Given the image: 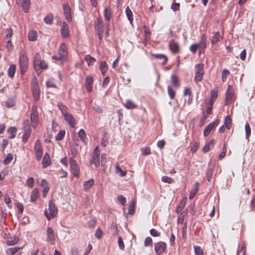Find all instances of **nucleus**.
<instances>
[{
    "mask_svg": "<svg viewBox=\"0 0 255 255\" xmlns=\"http://www.w3.org/2000/svg\"><path fill=\"white\" fill-rule=\"evenodd\" d=\"M48 68V64L44 61H42L39 53H36L34 61V68L38 75L40 74L42 70H45Z\"/></svg>",
    "mask_w": 255,
    "mask_h": 255,
    "instance_id": "1",
    "label": "nucleus"
},
{
    "mask_svg": "<svg viewBox=\"0 0 255 255\" xmlns=\"http://www.w3.org/2000/svg\"><path fill=\"white\" fill-rule=\"evenodd\" d=\"M19 63L20 73L21 74H23L25 73L28 67V60L25 52H21L20 53Z\"/></svg>",
    "mask_w": 255,
    "mask_h": 255,
    "instance_id": "2",
    "label": "nucleus"
},
{
    "mask_svg": "<svg viewBox=\"0 0 255 255\" xmlns=\"http://www.w3.org/2000/svg\"><path fill=\"white\" fill-rule=\"evenodd\" d=\"M49 213H48L46 210L44 212V214L48 220H50L52 218H54L57 214V207L51 200L49 202Z\"/></svg>",
    "mask_w": 255,
    "mask_h": 255,
    "instance_id": "3",
    "label": "nucleus"
},
{
    "mask_svg": "<svg viewBox=\"0 0 255 255\" xmlns=\"http://www.w3.org/2000/svg\"><path fill=\"white\" fill-rule=\"evenodd\" d=\"M204 65L202 63L198 64L195 66V76L194 81L196 83L202 81L204 73L203 70Z\"/></svg>",
    "mask_w": 255,
    "mask_h": 255,
    "instance_id": "4",
    "label": "nucleus"
},
{
    "mask_svg": "<svg viewBox=\"0 0 255 255\" xmlns=\"http://www.w3.org/2000/svg\"><path fill=\"white\" fill-rule=\"evenodd\" d=\"M100 149L98 146H97L95 148L93 153V155L90 160V163L92 164H94L96 167H99L100 164Z\"/></svg>",
    "mask_w": 255,
    "mask_h": 255,
    "instance_id": "5",
    "label": "nucleus"
},
{
    "mask_svg": "<svg viewBox=\"0 0 255 255\" xmlns=\"http://www.w3.org/2000/svg\"><path fill=\"white\" fill-rule=\"evenodd\" d=\"M58 55L57 59L59 60L65 59L68 55L67 48L64 43H62L59 46Z\"/></svg>",
    "mask_w": 255,
    "mask_h": 255,
    "instance_id": "6",
    "label": "nucleus"
},
{
    "mask_svg": "<svg viewBox=\"0 0 255 255\" xmlns=\"http://www.w3.org/2000/svg\"><path fill=\"white\" fill-rule=\"evenodd\" d=\"M70 166L72 173L75 177H78L79 175V169L77 164L76 161L73 158H70L69 160Z\"/></svg>",
    "mask_w": 255,
    "mask_h": 255,
    "instance_id": "7",
    "label": "nucleus"
},
{
    "mask_svg": "<svg viewBox=\"0 0 255 255\" xmlns=\"http://www.w3.org/2000/svg\"><path fill=\"white\" fill-rule=\"evenodd\" d=\"M166 245L163 242H159L155 244L154 250L157 255H160L165 250Z\"/></svg>",
    "mask_w": 255,
    "mask_h": 255,
    "instance_id": "8",
    "label": "nucleus"
},
{
    "mask_svg": "<svg viewBox=\"0 0 255 255\" xmlns=\"http://www.w3.org/2000/svg\"><path fill=\"white\" fill-rule=\"evenodd\" d=\"M232 86L229 85L226 92V99L225 101V105H228L230 104L234 100V94L232 91Z\"/></svg>",
    "mask_w": 255,
    "mask_h": 255,
    "instance_id": "9",
    "label": "nucleus"
},
{
    "mask_svg": "<svg viewBox=\"0 0 255 255\" xmlns=\"http://www.w3.org/2000/svg\"><path fill=\"white\" fill-rule=\"evenodd\" d=\"M46 233L47 236V241L50 242L51 244L53 245L54 244L55 238L53 229L50 227H48L47 229Z\"/></svg>",
    "mask_w": 255,
    "mask_h": 255,
    "instance_id": "10",
    "label": "nucleus"
},
{
    "mask_svg": "<svg viewBox=\"0 0 255 255\" xmlns=\"http://www.w3.org/2000/svg\"><path fill=\"white\" fill-rule=\"evenodd\" d=\"M63 11L65 15L66 19L68 22L71 21V8L68 4L63 5Z\"/></svg>",
    "mask_w": 255,
    "mask_h": 255,
    "instance_id": "11",
    "label": "nucleus"
},
{
    "mask_svg": "<svg viewBox=\"0 0 255 255\" xmlns=\"http://www.w3.org/2000/svg\"><path fill=\"white\" fill-rule=\"evenodd\" d=\"M64 117L67 123H68L71 128H73L75 126V120L73 116L69 113L67 114V115H65Z\"/></svg>",
    "mask_w": 255,
    "mask_h": 255,
    "instance_id": "12",
    "label": "nucleus"
},
{
    "mask_svg": "<svg viewBox=\"0 0 255 255\" xmlns=\"http://www.w3.org/2000/svg\"><path fill=\"white\" fill-rule=\"evenodd\" d=\"M61 35L63 37H68L69 35V26L66 22H63L61 27Z\"/></svg>",
    "mask_w": 255,
    "mask_h": 255,
    "instance_id": "13",
    "label": "nucleus"
},
{
    "mask_svg": "<svg viewBox=\"0 0 255 255\" xmlns=\"http://www.w3.org/2000/svg\"><path fill=\"white\" fill-rule=\"evenodd\" d=\"M218 123H216L215 122H212L210 123L208 125H207L204 128V136H207L209 134L212 129L214 127H216L218 125Z\"/></svg>",
    "mask_w": 255,
    "mask_h": 255,
    "instance_id": "14",
    "label": "nucleus"
},
{
    "mask_svg": "<svg viewBox=\"0 0 255 255\" xmlns=\"http://www.w3.org/2000/svg\"><path fill=\"white\" fill-rule=\"evenodd\" d=\"M93 79L92 76H89L86 78V90L91 92L93 89Z\"/></svg>",
    "mask_w": 255,
    "mask_h": 255,
    "instance_id": "15",
    "label": "nucleus"
},
{
    "mask_svg": "<svg viewBox=\"0 0 255 255\" xmlns=\"http://www.w3.org/2000/svg\"><path fill=\"white\" fill-rule=\"evenodd\" d=\"M38 115V114L36 111V108L32 107L31 113V121L32 123H37Z\"/></svg>",
    "mask_w": 255,
    "mask_h": 255,
    "instance_id": "16",
    "label": "nucleus"
},
{
    "mask_svg": "<svg viewBox=\"0 0 255 255\" xmlns=\"http://www.w3.org/2000/svg\"><path fill=\"white\" fill-rule=\"evenodd\" d=\"M199 183L196 182L193 185V187L190 192L189 199H192L194 197L198 191Z\"/></svg>",
    "mask_w": 255,
    "mask_h": 255,
    "instance_id": "17",
    "label": "nucleus"
},
{
    "mask_svg": "<svg viewBox=\"0 0 255 255\" xmlns=\"http://www.w3.org/2000/svg\"><path fill=\"white\" fill-rule=\"evenodd\" d=\"M39 198V190L38 188H35L31 193L30 201L35 202Z\"/></svg>",
    "mask_w": 255,
    "mask_h": 255,
    "instance_id": "18",
    "label": "nucleus"
},
{
    "mask_svg": "<svg viewBox=\"0 0 255 255\" xmlns=\"http://www.w3.org/2000/svg\"><path fill=\"white\" fill-rule=\"evenodd\" d=\"M169 47L171 51L174 53H177L179 51L178 44L174 41H171L170 42Z\"/></svg>",
    "mask_w": 255,
    "mask_h": 255,
    "instance_id": "19",
    "label": "nucleus"
},
{
    "mask_svg": "<svg viewBox=\"0 0 255 255\" xmlns=\"http://www.w3.org/2000/svg\"><path fill=\"white\" fill-rule=\"evenodd\" d=\"M31 133V129L30 128L28 127L24 130V132L22 136V141L24 142H26L29 137Z\"/></svg>",
    "mask_w": 255,
    "mask_h": 255,
    "instance_id": "20",
    "label": "nucleus"
},
{
    "mask_svg": "<svg viewBox=\"0 0 255 255\" xmlns=\"http://www.w3.org/2000/svg\"><path fill=\"white\" fill-rule=\"evenodd\" d=\"M199 48L204 50L206 47V39L205 34H202L201 36V40L198 44Z\"/></svg>",
    "mask_w": 255,
    "mask_h": 255,
    "instance_id": "21",
    "label": "nucleus"
},
{
    "mask_svg": "<svg viewBox=\"0 0 255 255\" xmlns=\"http://www.w3.org/2000/svg\"><path fill=\"white\" fill-rule=\"evenodd\" d=\"M34 149L36 152V159L39 160L42 155V151L40 146L37 145V143L35 144Z\"/></svg>",
    "mask_w": 255,
    "mask_h": 255,
    "instance_id": "22",
    "label": "nucleus"
},
{
    "mask_svg": "<svg viewBox=\"0 0 255 255\" xmlns=\"http://www.w3.org/2000/svg\"><path fill=\"white\" fill-rule=\"evenodd\" d=\"M7 133L9 135V138L12 139L15 136L17 128L15 127H10L7 129Z\"/></svg>",
    "mask_w": 255,
    "mask_h": 255,
    "instance_id": "23",
    "label": "nucleus"
},
{
    "mask_svg": "<svg viewBox=\"0 0 255 255\" xmlns=\"http://www.w3.org/2000/svg\"><path fill=\"white\" fill-rule=\"evenodd\" d=\"M104 15L105 19L109 21L112 17V11L109 7H106L104 10Z\"/></svg>",
    "mask_w": 255,
    "mask_h": 255,
    "instance_id": "24",
    "label": "nucleus"
},
{
    "mask_svg": "<svg viewBox=\"0 0 255 255\" xmlns=\"http://www.w3.org/2000/svg\"><path fill=\"white\" fill-rule=\"evenodd\" d=\"M126 15L128 17V19L129 20L130 23L132 24V21H133L132 12L128 6L126 8Z\"/></svg>",
    "mask_w": 255,
    "mask_h": 255,
    "instance_id": "25",
    "label": "nucleus"
},
{
    "mask_svg": "<svg viewBox=\"0 0 255 255\" xmlns=\"http://www.w3.org/2000/svg\"><path fill=\"white\" fill-rule=\"evenodd\" d=\"M30 0H22V7L24 11L27 13L30 8Z\"/></svg>",
    "mask_w": 255,
    "mask_h": 255,
    "instance_id": "26",
    "label": "nucleus"
},
{
    "mask_svg": "<svg viewBox=\"0 0 255 255\" xmlns=\"http://www.w3.org/2000/svg\"><path fill=\"white\" fill-rule=\"evenodd\" d=\"M28 40L29 41H36L37 38V34L36 31L35 30L30 31L28 33Z\"/></svg>",
    "mask_w": 255,
    "mask_h": 255,
    "instance_id": "27",
    "label": "nucleus"
},
{
    "mask_svg": "<svg viewBox=\"0 0 255 255\" xmlns=\"http://www.w3.org/2000/svg\"><path fill=\"white\" fill-rule=\"evenodd\" d=\"M16 71V66L14 64H11L10 65L9 69H8V76L12 78L15 74Z\"/></svg>",
    "mask_w": 255,
    "mask_h": 255,
    "instance_id": "28",
    "label": "nucleus"
},
{
    "mask_svg": "<svg viewBox=\"0 0 255 255\" xmlns=\"http://www.w3.org/2000/svg\"><path fill=\"white\" fill-rule=\"evenodd\" d=\"M58 106L63 116L67 115V114H69L68 112V108L65 105L61 103H59L58 104Z\"/></svg>",
    "mask_w": 255,
    "mask_h": 255,
    "instance_id": "29",
    "label": "nucleus"
},
{
    "mask_svg": "<svg viewBox=\"0 0 255 255\" xmlns=\"http://www.w3.org/2000/svg\"><path fill=\"white\" fill-rule=\"evenodd\" d=\"M50 164V162L49 161V156L47 153L45 154L42 159V165L43 167L45 168Z\"/></svg>",
    "mask_w": 255,
    "mask_h": 255,
    "instance_id": "30",
    "label": "nucleus"
},
{
    "mask_svg": "<svg viewBox=\"0 0 255 255\" xmlns=\"http://www.w3.org/2000/svg\"><path fill=\"white\" fill-rule=\"evenodd\" d=\"M78 136L81 138V140L86 144L87 136L85 131L83 129H81L78 132Z\"/></svg>",
    "mask_w": 255,
    "mask_h": 255,
    "instance_id": "31",
    "label": "nucleus"
},
{
    "mask_svg": "<svg viewBox=\"0 0 255 255\" xmlns=\"http://www.w3.org/2000/svg\"><path fill=\"white\" fill-rule=\"evenodd\" d=\"M98 32V36L100 40H102L104 34V25L101 26H95Z\"/></svg>",
    "mask_w": 255,
    "mask_h": 255,
    "instance_id": "32",
    "label": "nucleus"
},
{
    "mask_svg": "<svg viewBox=\"0 0 255 255\" xmlns=\"http://www.w3.org/2000/svg\"><path fill=\"white\" fill-rule=\"evenodd\" d=\"M214 141L213 139H212L208 144H206L203 148V151L204 152H207L209 151L211 147H213L214 146Z\"/></svg>",
    "mask_w": 255,
    "mask_h": 255,
    "instance_id": "33",
    "label": "nucleus"
},
{
    "mask_svg": "<svg viewBox=\"0 0 255 255\" xmlns=\"http://www.w3.org/2000/svg\"><path fill=\"white\" fill-rule=\"evenodd\" d=\"M100 69L101 71L102 74L104 75L105 73L107 72L108 70V66L107 63L105 61H102L100 63Z\"/></svg>",
    "mask_w": 255,
    "mask_h": 255,
    "instance_id": "34",
    "label": "nucleus"
},
{
    "mask_svg": "<svg viewBox=\"0 0 255 255\" xmlns=\"http://www.w3.org/2000/svg\"><path fill=\"white\" fill-rule=\"evenodd\" d=\"M53 17L52 13H49L44 17V21L46 23L50 24L53 22Z\"/></svg>",
    "mask_w": 255,
    "mask_h": 255,
    "instance_id": "35",
    "label": "nucleus"
},
{
    "mask_svg": "<svg viewBox=\"0 0 255 255\" xmlns=\"http://www.w3.org/2000/svg\"><path fill=\"white\" fill-rule=\"evenodd\" d=\"M94 180L93 179H91L86 182H85L84 184V188L85 190H88L94 184Z\"/></svg>",
    "mask_w": 255,
    "mask_h": 255,
    "instance_id": "36",
    "label": "nucleus"
},
{
    "mask_svg": "<svg viewBox=\"0 0 255 255\" xmlns=\"http://www.w3.org/2000/svg\"><path fill=\"white\" fill-rule=\"evenodd\" d=\"M21 248L18 247L9 248L6 251V254L8 255H15L18 251Z\"/></svg>",
    "mask_w": 255,
    "mask_h": 255,
    "instance_id": "37",
    "label": "nucleus"
},
{
    "mask_svg": "<svg viewBox=\"0 0 255 255\" xmlns=\"http://www.w3.org/2000/svg\"><path fill=\"white\" fill-rule=\"evenodd\" d=\"M224 124L227 128L230 129L231 127L232 119L230 116H227L225 119Z\"/></svg>",
    "mask_w": 255,
    "mask_h": 255,
    "instance_id": "38",
    "label": "nucleus"
},
{
    "mask_svg": "<svg viewBox=\"0 0 255 255\" xmlns=\"http://www.w3.org/2000/svg\"><path fill=\"white\" fill-rule=\"evenodd\" d=\"M171 82L172 85L176 87H179L180 86L178 77L176 75H172Z\"/></svg>",
    "mask_w": 255,
    "mask_h": 255,
    "instance_id": "39",
    "label": "nucleus"
},
{
    "mask_svg": "<svg viewBox=\"0 0 255 255\" xmlns=\"http://www.w3.org/2000/svg\"><path fill=\"white\" fill-rule=\"evenodd\" d=\"M135 202L132 201L128 207V214L132 215L134 213Z\"/></svg>",
    "mask_w": 255,
    "mask_h": 255,
    "instance_id": "40",
    "label": "nucleus"
},
{
    "mask_svg": "<svg viewBox=\"0 0 255 255\" xmlns=\"http://www.w3.org/2000/svg\"><path fill=\"white\" fill-rule=\"evenodd\" d=\"M245 131H246V138L249 140V136L251 135V130L250 126L249 123H246L245 125Z\"/></svg>",
    "mask_w": 255,
    "mask_h": 255,
    "instance_id": "41",
    "label": "nucleus"
},
{
    "mask_svg": "<svg viewBox=\"0 0 255 255\" xmlns=\"http://www.w3.org/2000/svg\"><path fill=\"white\" fill-rule=\"evenodd\" d=\"M220 37V32L218 31L216 32L214 34V35L213 37V38L212 39V41H211V43H212V45L215 44L219 41Z\"/></svg>",
    "mask_w": 255,
    "mask_h": 255,
    "instance_id": "42",
    "label": "nucleus"
},
{
    "mask_svg": "<svg viewBox=\"0 0 255 255\" xmlns=\"http://www.w3.org/2000/svg\"><path fill=\"white\" fill-rule=\"evenodd\" d=\"M125 106L128 109H132L136 107V105L131 100H128L126 102Z\"/></svg>",
    "mask_w": 255,
    "mask_h": 255,
    "instance_id": "43",
    "label": "nucleus"
},
{
    "mask_svg": "<svg viewBox=\"0 0 255 255\" xmlns=\"http://www.w3.org/2000/svg\"><path fill=\"white\" fill-rule=\"evenodd\" d=\"M65 134V131L64 130H60L57 134L55 139L56 140H61L63 139Z\"/></svg>",
    "mask_w": 255,
    "mask_h": 255,
    "instance_id": "44",
    "label": "nucleus"
},
{
    "mask_svg": "<svg viewBox=\"0 0 255 255\" xmlns=\"http://www.w3.org/2000/svg\"><path fill=\"white\" fill-rule=\"evenodd\" d=\"M13 159V155L11 153H9L4 160L3 161V163L5 165L9 164Z\"/></svg>",
    "mask_w": 255,
    "mask_h": 255,
    "instance_id": "45",
    "label": "nucleus"
},
{
    "mask_svg": "<svg viewBox=\"0 0 255 255\" xmlns=\"http://www.w3.org/2000/svg\"><path fill=\"white\" fill-rule=\"evenodd\" d=\"M85 60L86 61L88 66H90L96 61L94 58L91 57L89 55H87L85 56Z\"/></svg>",
    "mask_w": 255,
    "mask_h": 255,
    "instance_id": "46",
    "label": "nucleus"
},
{
    "mask_svg": "<svg viewBox=\"0 0 255 255\" xmlns=\"http://www.w3.org/2000/svg\"><path fill=\"white\" fill-rule=\"evenodd\" d=\"M230 74V71L228 69H225L222 72V79L223 81H225L227 76Z\"/></svg>",
    "mask_w": 255,
    "mask_h": 255,
    "instance_id": "47",
    "label": "nucleus"
},
{
    "mask_svg": "<svg viewBox=\"0 0 255 255\" xmlns=\"http://www.w3.org/2000/svg\"><path fill=\"white\" fill-rule=\"evenodd\" d=\"M194 252L196 255H204V253L201 248L199 246L194 247Z\"/></svg>",
    "mask_w": 255,
    "mask_h": 255,
    "instance_id": "48",
    "label": "nucleus"
},
{
    "mask_svg": "<svg viewBox=\"0 0 255 255\" xmlns=\"http://www.w3.org/2000/svg\"><path fill=\"white\" fill-rule=\"evenodd\" d=\"M161 181L163 182L167 183H172L174 181L173 179L166 176H162L161 178Z\"/></svg>",
    "mask_w": 255,
    "mask_h": 255,
    "instance_id": "49",
    "label": "nucleus"
},
{
    "mask_svg": "<svg viewBox=\"0 0 255 255\" xmlns=\"http://www.w3.org/2000/svg\"><path fill=\"white\" fill-rule=\"evenodd\" d=\"M19 240V239L16 237H13V238L11 240H8L7 241V245L9 246L14 245L16 244Z\"/></svg>",
    "mask_w": 255,
    "mask_h": 255,
    "instance_id": "50",
    "label": "nucleus"
},
{
    "mask_svg": "<svg viewBox=\"0 0 255 255\" xmlns=\"http://www.w3.org/2000/svg\"><path fill=\"white\" fill-rule=\"evenodd\" d=\"M34 179L32 177L28 178L26 180V184L27 186L30 188H32L34 185Z\"/></svg>",
    "mask_w": 255,
    "mask_h": 255,
    "instance_id": "51",
    "label": "nucleus"
},
{
    "mask_svg": "<svg viewBox=\"0 0 255 255\" xmlns=\"http://www.w3.org/2000/svg\"><path fill=\"white\" fill-rule=\"evenodd\" d=\"M212 174L213 169L211 168H208L206 172L207 178L208 181L211 180L212 177Z\"/></svg>",
    "mask_w": 255,
    "mask_h": 255,
    "instance_id": "52",
    "label": "nucleus"
},
{
    "mask_svg": "<svg viewBox=\"0 0 255 255\" xmlns=\"http://www.w3.org/2000/svg\"><path fill=\"white\" fill-rule=\"evenodd\" d=\"M118 246L120 250L123 251L124 250L125 244L121 237H119L118 238Z\"/></svg>",
    "mask_w": 255,
    "mask_h": 255,
    "instance_id": "53",
    "label": "nucleus"
},
{
    "mask_svg": "<svg viewBox=\"0 0 255 255\" xmlns=\"http://www.w3.org/2000/svg\"><path fill=\"white\" fill-rule=\"evenodd\" d=\"M116 172L117 173H120L121 176H124L126 175V172L122 170L119 165L116 166Z\"/></svg>",
    "mask_w": 255,
    "mask_h": 255,
    "instance_id": "54",
    "label": "nucleus"
},
{
    "mask_svg": "<svg viewBox=\"0 0 255 255\" xmlns=\"http://www.w3.org/2000/svg\"><path fill=\"white\" fill-rule=\"evenodd\" d=\"M46 134L47 135L45 139V141L47 143H49L51 142V138L52 137V130L47 131Z\"/></svg>",
    "mask_w": 255,
    "mask_h": 255,
    "instance_id": "55",
    "label": "nucleus"
},
{
    "mask_svg": "<svg viewBox=\"0 0 255 255\" xmlns=\"http://www.w3.org/2000/svg\"><path fill=\"white\" fill-rule=\"evenodd\" d=\"M13 35V30L11 28H9L6 29V34L5 35V38L6 39H10Z\"/></svg>",
    "mask_w": 255,
    "mask_h": 255,
    "instance_id": "56",
    "label": "nucleus"
},
{
    "mask_svg": "<svg viewBox=\"0 0 255 255\" xmlns=\"http://www.w3.org/2000/svg\"><path fill=\"white\" fill-rule=\"evenodd\" d=\"M6 48L8 51H11L13 50V45L10 39H9L6 43Z\"/></svg>",
    "mask_w": 255,
    "mask_h": 255,
    "instance_id": "57",
    "label": "nucleus"
},
{
    "mask_svg": "<svg viewBox=\"0 0 255 255\" xmlns=\"http://www.w3.org/2000/svg\"><path fill=\"white\" fill-rule=\"evenodd\" d=\"M93 109L95 110V111L98 114H101L103 112L102 108L99 105L95 104L94 106H93Z\"/></svg>",
    "mask_w": 255,
    "mask_h": 255,
    "instance_id": "58",
    "label": "nucleus"
},
{
    "mask_svg": "<svg viewBox=\"0 0 255 255\" xmlns=\"http://www.w3.org/2000/svg\"><path fill=\"white\" fill-rule=\"evenodd\" d=\"M149 232L150 235L153 237H158L160 235V232L154 229H151Z\"/></svg>",
    "mask_w": 255,
    "mask_h": 255,
    "instance_id": "59",
    "label": "nucleus"
},
{
    "mask_svg": "<svg viewBox=\"0 0 255 255\" xmlns=\"http://www.w3.org/2000/svg\"><path fill=\"white\" fill-rule=\"evenodd\" d=\"M152 244V240L150 237H147L144 240V246L147 247Z\"/></svg>",
    "mask_w": 255,
    "mask_h": 255,
    "instance_id": "60",
    "label": "nucleus"
},
{
    "mask_svg": "<svg viewBox=\"0 0 255 255\" xmlns=\"http://www.w3.org/2000/svg\"><path fill=\"white\" fill-rule=\"evenodd\" d=\"M168 93L170 98L173 99L174 98V92L173 90L169 86L167 87Z\"/></svg>",
    "mask_w": 255,
    "mask_h": 255,
    "instance_id": "61",
    "label": "nucleus"
},
{
    "mask_svg": "<svg viewBox=\"0 0 255 255\" xmlns=\"http://www.w3.org/2000/svg\"><path fill=\"white\" fill-rule=\"evenodd\" d=\"M171 8L174 11L179 10L180 9V3H173L171 5Z\"/></svg>",
    "mask_w": 255,
    "mask_h": 255,
    "instance_id": "62",
    "label": "nucleus"
},
{
    "mask_svg": "<svg viewBox=\"0 0 255 255\" xmlns=\"http://www.w3.org/2000/svg\"><path fill=\"white\" fill-rule=\"evenodd\" d=\"M199 47V45L197 44H192L190 47V50L193 53L197 52L198 48Z\"/></svg>",
    "mask_w": 255,
    "mask_h": 255,
    "instance_id": "63",
    "label": "nucleus"
},
{
    "mask_svg": "<svg viewBox=\"0 0 255 255\" xmlns=\"http://www.w3.org/2000/svg\"><path fill=\"white\" fill-rule=\"evenodd\" d=\"M14 101L12 99H9L5 102V105L8 108H11L14 105Z\"/></svg>",
    "mask_w": 255,
    "mask_h": 255,
    "instance_id": "64",
    "label": "nucleus"
}]
</instances>
